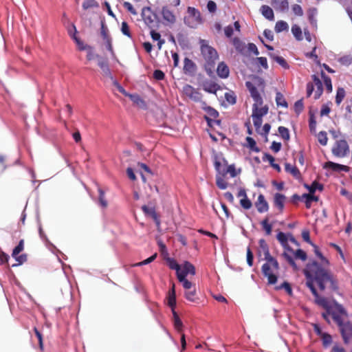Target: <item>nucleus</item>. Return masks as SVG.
<instances>
[{
	"instance_id": "nucleus-55",
	"label": "nucleus",
	"mask_w": 352,
	"mask_h": 352,
	"mask_svg": "<svg viewBox=\"0 0 352 352\" xmlns=\"http://www.w3.org/2000/svg\"><path fill=\"white\" fill-rule=\"evenodd\" d=\"M252 117L255 129L257 131H258L262 125L263 120L261 118L256 116V114H252Z\"/></svg>"
},
{
	"instance_id": "nucleus-62",
	"label": "nucleus",
	"mask_w": 352,
	"mask_h": 352,
	"mask_svg": "<svg viewBox=\"0 0 352 352\" xmlns=\"http://www.w3.org/2000/svg\"><path fill=\"white\" fill-rule=\"evenodd\" d=\"M153 78L157 80H164L165 78L164 73L160 69H156L153 72Z\"/></svg>"
},
{
	"instance_id": "nucleus-47",
	"label": "nucleus",
	"mask_w": 352,
	"mask_h": 352,
	"mask_svg": "<svg viewBox=\"0 0 352 352\" xmlns=\"http://www.w3.org/2000/svg\"><path fill=\"white\" fill-rule=\"evenodd\" d=\"M318 140L322 146H326L328 142L327 134L325 131H320L318 134Z\"/></svg>"
},
{
	"instance_id": "nucleus-8",
	"label": "nucleus",
	"mask_w": 352,
	"mask_h": 352,
	"mask_svg": "<svg viewBox=\"0 0 352 352\" xmlns=\"http://www.w3.org/2000/svg\"><path fill=\"white\" fill-rule=\"evenodd\" d=\"M332 153L337 157H344L349 153V146L344 139L336 140L332 149Z\"/></svg>"
},
{
	"instance_id": "nucleus-29",
	"label": "nucleus",
	"mask_w": 352,
	"mask_h": 352,
	"mask_svg": "<svg viewBox=\"0 0 352 352\" xmlns=\"http://www.w3.org/2000/svg\"><path fill=\"white\" fill-rule=\"evenodd\" d=\"M269 56L271 58H272L277 63H278L283 68L289 69V66L283 57L276 56L272 53H269Z\"/></svg>"
},
{
	"instance_id": "nucleus-25",
	"label": "nucleus",
	"mask_w": 352,
	"mask_h": 352,
	"mask_svg": "<svg viewBox=\"0 0 352 352\" xmlns=\"http://www.w3.org/2000/svg\"><path fill=\"white\" fill-rule=\"evenodd\" d=\"M232 43L238 52L242 54L245 53V44L239 38L234 37L232 39Z\"/></svg>"
},
{
	"instance_id": "nucleus-53",
	"label": "nucleus",
	"mask_w": 352,
	"mask_h": 352,
	"mask_svg": "<svg viewBox=\"0 0 352 352\" xmlns=\"http://www.w3.org/2000/svg\"><path fill=\"white\" fill-rule=\"evenodd\" d=\"M156 257H157V254L155 253L153 255H152L151 256H150L149 258L144 260L143 261L134 263L133 265H132V266L133 267H138V266H142V265H147V264L153 262L156 258Z\"/></svg>"
},
{
	"instance_id": "nucleus-36",
	"label": "nucleus",
	"mask_w": 352,
	"mask_h": 352,
	"mask_svg": "<svg viewBox=\"0 0 352 352\" xmlns=\"http://www.w3.org/2000/svg\"><path fill=\"white\" fill-rule=\"evenodd\" d=\"M173 318H174V326L175 328L179 331L181 332L182 330L183 324L182 320H180L179 316L177 312L173 310Z\"/></svg>"
},
{
	"instance_id": "nucleus-9",
	"label": "nucleus",
	"mask_w": 352,
	"mask_h": 352,
	"mask_svg": "<svg viewBox=\"0 0 352 352\" xmlns=\"http://www.w3.org/2000/svg\"><path fill=\"white\" fill-rule=\"evenodd\" d=\"M279 269V265L276 267L274 264L270 261H267L266 263L262 266V272L263 275L267 278L268 284L273 285L277 281V276L275 274V272H277Z\"/></svg>"
},
{
	"instance_id": "nucleus-49",
	"label": "nucleus",
	"mask_w": 352,
	"mask_h": 352,
	"mask_svg": "<svg viewBox=\"0 0 352 352\" xmlns=\"http://www.w3.org/2000/svg\"><path fill=\"white\" fill-rule=\"evenodd\" d=\"M151 36L154 41H158V47L161 48L162 45L164 43V40H161V35L159 32H155V30L151 31Z\"/></svg>"
},
{
	"instance_id": "nucleus-50",
	"label": "nucleus",
	"mask_w": 352,
	"mask_h": 352,
	"mask_svg": "<svg viewBox=\"0 0 352 352\" xmlns=\"http://www.w3.org/2000/svg\"><path fill=\"white\" fill-rule=\"evenodd\" d=\"M277 239L278 241L282 244L283 246L285 247V248L287 250V248L289 247L287 245V237L286 234L284 232H280L277 234Z\"/></svg>"
},
{
	"instance_id": "nucleus-30",
	"label": "nucleus",
	"mask_w": 352,
	"mask_h": 352,
	"mask_svg": "<svg viewBox=\"0 0 352 352\" xmlns=\"http://www.w3.org/2000/svg\"><path fill=\"white\" fill-rule=\"evenodd\" d=\"M98 66L102 69V74L104 76L107 77L111 76V72L109 67V65L107 60H104L103 59H100L98 60Z\"/></svg>"
},
{
	"instance_id": "nucleus-4",
	"label": "nucleus",
	"mask_w": 352,
	"mask_h": 352,
	"mask_svg": "<svg viewBox=\"0 0 352 352\" xmlns=\"http://www.w3.org/2000/svg\"><path fill=\"white\" fill-rule=\"evenodd\" d=\"M170 4L162 6L161 14L166 24L173 25L177 21V13L170 6L177 7L180 4V0H169Z\"/></svg>"
},
{
	"instance_id": "nucleus-64",
	"label": "nucleus",
	"mask_w": 352,
	"mask_h": 352,
	"mask_svg": "<svg viewBox=\"0 0 352 352\" xmlns=\"http://www.w3.org/2000/svg\"><path fill=\"white\" fill-rule=\"evenodd\" d=\"M292 11L297 16H301L303 15V10L301 6L298 4H294L292 6Z\"/></svg>"
},
{
	"instance_id": "nucleus-2",
	"label": "nucleus",
	"mask_w": 352,
	"mask_h": 352,
	"mask_svg": "<svg viewBox=\"0 0 352 352\" xmlns=\"http://www.w3.org/2000/svg\"><path fill=\"white\" fill-rule=\"evenodd\" d=\"M331 316L339 327L344 343H352V323L347 320L348 314L344 307L336 303L335 310L332 312Z\"/></svg>"
},
{
	"instance_id": "nucleus-7",
	"label": "nucleus",
	"mask_w": 352,
	"mask_h": 352,
	"mask_svg": "<svg viewBox=\"0 0 352 352\" xmlns=\"http://www.w3.org/2000/svg\"><path fill=\"white\" fill-rule=\"evenodd\" d=\"M187 12L188 16L184 17V23L186 25L190 28H195L196 25L201 22V18L199 11L193 8L188 7Z\"/></svg>"
},
{
	"instance_id": "nucleus-61",
	"label": "nucleus",
	"mask_w": 352,
	"mask_h": 352,
	"mask_svg": "<svg viewBox=\"0 0 352 352\" xmlns=\"http://www.w3.org/2000/svg\"><path fill=\"white\" fill-rule=\"evenodd\" d=\"M304 105L302 100H297L294 104V111L297 114H299L303 110Z\"/></svg>"
},
{
	"instance_id": "nucleus-52",
	"label": "nucleus",
	"mask_w": 352,
	"mask_h": 352,
	"mask_svg": "<svg viewBox=\"0 0 352 352\" xmlns=\"http://www.w3.org/2000/svg\"><path fill=\"white\" fill-rule=\"evenodd\" d=\"M284 289L288 295H292V289L290 284L288 282L285 281L280 285L276 287V289Z\"/></svg>"
},
{
	"instance_id": "nucleus-16",
	"label": "nucleus",
	"mask_w": 352,
	"mask_h": 352,
	"mask_svg": "<svg viewBox=\"0 0 352 352\" xmlns=\"http://www.w3.org/2000/svg\"><path fill=\"white\" fill-rule=\"evenodd\" d=\"M285 201L286 197L283 194L277 192L274 196V206L278 210L280 213H282L284 210Z\"/></svg>"
},
{
	"instance_id": "nucleus-27",
	"label": "nucleus",
	"mask_w": 352,
	"mask_h": 352,
	"mask_svg": "<svg viewBox=\"0 0 352 352\" xmlns=\"http://www.w3.org/2000/svg\"><path fill=\"white\" fill-rule=\"evenodd\" d=\"M223 164H221V162L219 160H215L214 162V168L218 172L219 176L225 177L227 175V173H225L226 171V167L228 166L227 164V162L226 160H223Z\"/></svg>"
},
{
	"instance_id": "nucleus-35",
	"label": "nucleus",
	"mask_w": 352,
	"mask_h": 352,
	"mask_svg": "<svg viewBox=\"0 0 352 352\" xmlns=\"http://www.w3.org/2000/svg\"><path fill=\"white\" fill-rule=\"evenodd\" d=\"M98 193H99V195H98V201H99V204L100 205L101 207L105 208L107 207L108 206V202L105 198V193H104V191L100 188H98Z\"/></svg>"
},
{
	"instance_id": "nucleus-58",
	"label": "nucleus",
	"mask_w": 352,
	"mask_h": 352,
	"mask_svg": "<svg viewBox=\"0 0 352 352\" xmlns=\"http://www.w3.org/2000/svg\"><path fill=\"white\" fill-rule=\"evenodd\" d=\"M98 3L95 0H86L82 3L84 10H87L91 8L97 7Z\"/></svg>"
},
{
	"instance_id": "nucleus-1",
	"label": "nucleus",
	"mask_w": 352,
	"mask_h": 352,
	"mask_svg": "<svg viewBox=\"0 0 352 352\" xmlns=\"http://www.w3.org/2000/svg\"><path fill=\"white\" fill-rule=\"evenodd\" d=\"M311 245L314 248L316 255L320 258V263L310 261L303 270L305 276L306 278H315L320 291L325 289L327 283H329L330 288L336 290L338 288V280L329 269V261L323 256L318 246L314 243Z\"/></svg>"
},
{
	"instance_id": "nucleus-15",
	"label": "nucleus",
	"mask_w": 352,
	"mask_h": 352,
	"mask_svg": "<svg viewBox=\"0 0 352 352\" xmlns=\"http://www.w3.org/2000/svg\"><path fill=\"white\" fill-rule=\"evenodd\" d=\"M101 36L102 37V39L104 40L105 44H106V47H107V49L109 51V52H113V47H112V44H111V38L110 36V35L109 34V30H108V28H107V26L103 23H102V25H101Z\"/></svg>"
},
{
	"instance_id": "nucleus-19",
	"label": "nucleus",
	"mask_w": 352,
	"mask_h": 352,
	"mask_svg": "<svg viewBox=\"0 0 352 352\" xmlns=\"http://www.w3.org/2000/svg\"><path fill=\"white\" fill-rule=\"evenodd\" d=\"M271 5L276 11L280 12H285L289 8L287 0H272Z\"/></svg>"
},
{
	"instance_id": "nucleus-51",
	"label": "nucleus",
	"mask_w": 352,
	"mask_h": 352,
	"mask_svg": "<svg viewBox=\"0 0 352 352\" xmlns=\"http://www.w3.org/2000/svg\"><path fill=\"white\" fill-rule=\"evenodd\" d=\"M225 99L230 104H234L236 102V96L233 91L226 92Z\"/></svg>"
},
{
	"instance_id": "nucleus-46",
	"label": "nucleus",
	"mask_w": 352,
	"mask_h": 352,
	"mask_svg": "<svg viewBox=\"0 0 352 352\" xmlns=\"http://www.w3.org/2000/svg\"><path fill=\"white\" fill-rule=\"evenodd\" d=\"M24 249V240L21 239L19 244L14 248L12 256L16 257L21 252H22Z\"/></svg>"
},
{
	"instance_id": "nucleus-23",
	"label": "nucleus",
	"mask_w": 352,
	"mask_h": 352,
	"mask_svg": "<svg viewBox=\"0 0 352 352\" xmlns=\"http://www.w3.org/2000/svg\"><path fill=\"white\" fill-rule=\"evenodd\" d=\"M285 170L296 179H300L301 178V173L296 166L291 165L289 163H285Z\"/></svg>"
},
{
	"instance_id": "nucleus-31",
	"label": "nucleus",
	"mask_w": 352,
	"mask_h": 352,
	"mask_svg": "<svg viewBox=\"0 0 352 352\" xmlns=\"http://www.w3.org/2000/svg\"><path fill=\"white\" fill-rule=\"evenodd\" d=\"M304 186L309 190L310 194H314L316 190H319L320 191L323 190V185L316 181L312 182L310 186L305 184Z\"/></svg>"
},
{
	"instance_id": "nucleus-42",
	"label": "nucleus",
	"mask_w": 352,
	"mask_h": 352,
	"mask_svg": "<svg viewBox=\"0 0 352 352\" xmlns=\"http://www.w3.org/2000/svg\"><path fill=\"white\" fill-rule=\"evenodd\" d=\"M183 268L188 272V274L194 276L196 273L195 266L188 261H185L182 265Z\"/></svg>"
},
{
	"instance_id": "nucleus-22",
	"label": "nucleus",
	"mask_w": 352,
	"mask_h": 352,
	"mask_svg": "<svg viewBox=\"0 0 352 352\" xmlns=\"http://www.w3.org/2000/svg\"><path fill=\"white\" fill-rule=\"evenodd\" d=\"M217 73L221 78H227L230 74L228 66L224 62L219 63L217 68Z\"/></svg>"
},
{
	"instance_id": "nucleus-20",
	"label": "nucleus",
	"mask_w": 352,
	"mask_h": 352,
	"mask_svg": "<svg viewBox=\"0 0 352 352\" xmlns=\"http://www.w3.org/2000/svg\"><path fill=\"white\" fill-rule=\"evenodd\" d=\"M313 81H314V85L316 87V89L314 93V99L317 100L318 99L323 92V87L322 83L320 78L315 74L312 75L311 76Z\"/></svg>"
},
{
	"instance_id": "nucleus-14",
	"label": "nucleus",
	"mask_w": 352,
	"mask_h": 352,
	"mask_svg": "<svg viewBox=\"0 0 352 352\" xmlns=\"http://www.w3.org/2000/svg\"><path fill=\"white\" fill-rule=\"evenodd\" d=\"M254 205L259 213L266 212L269 210V204L265 200L264 195L262 194L258 195L256 201L254 203Z\"/></svg>"
},
{
	"instance_id": "nucleus-38",
	"label": "nucleus",
	"mask_w": 352,
	"mask_h": 352,
	"mask_svg": "<svg viewBox=\"0 0 352 352\" xmlns=\"http://www.w3.org/2000/svg\"><path fill=\"white\" fill-rule=\"evenodd\" d=\"M307 14H308V19H309L310 23L312 25L316 26V16L317 14V9L316 8H310L307 11Z\"/></svg>"
},
{
	"instance_id": "nucleus-32",
	"label": "nucleus",
	"mask_w": 352,
	"mask_h": 352,
	"mask_svg": "<svg viewBox=\"0 0 352 352\" xmlns=\"http://www.w3.org/2000/svg\"><path fill=\"white\" fill-rule=\"evenodd\" d=\"M247 144L245 146L249 148L250 151L258 153L260 152V149L256 146V141L251 137L248 136L245 139Z\"/></svg>"
},
{
	"instance_id": "nucleus-43",
	"label": "nucleus",
	"mask_w": 352,
	"mask_h": 352,
	"mask_svg": "<svg viewBox=\"0 0 352 352\" xmlns=\"http://www.w3.org/2000/svg\"><path fill=\"white\" fill-rule=\"evenodd\" d=\"M263 229L265 230L267 235H270L272 233V226L268 222V218L264 219L261 223Z\"/></svg>"
},
{
	"instance_id": "nucleus-6",
	"label": "nucleus",
	"mask_w": 352,
	"mask_h": 352,
	"mask_svg": "<svg viewBox=\"0 0 352 352\" xmlns=\"http://www.w3.org/2000/svg\"><path fill=\"white\" fill-rule=\"evenodd\" d=\"M306 278V285L311 290L312 294L314 295L315 298V302L325 309H330L331 307L328 300L325 297L320 296L314 286V282H316V279L311 278Z\"/></svg>"
},
{
	"instance_id": "nucleus-12",
	"label": "nucleus",
	"mask_w": 352,
	"mask_h": 352,
	"mask_svg": "<svg viewBox=\"0 0 352 352\" xmlns=\"http://www.w3.org/2000/svg\"><path fill=\"white\" fill-rule=\"evenodd\" d=\"M258 243H259V247H260L261 250L263 252V254L265 256V259L266 260V261H270V262L274 264V265L276 267H278V261L273 256H272L270 255V253L269 251V248H268V245H267L266 241L264 239H261L259 240Z\"/></svg>"
},
{
	"instance_id": "nucleus-54",
	"label": "nucleus",
	"mask_w": 352,
	"mask_h": 352,
	"mask_svg": "<svg viewBox=\"0 0 352 352\" xmlns=\"http://www.w3.org/2000/svg\"><path fill=\"white\" fill-rule=\"evenodd\" d=\"M168 305L171 307L172 311L175 310V307L176 306V295H172L170 294H168L167 297Z\"/></svg>"
},
{
	"instance_id": "nucleus-44",
	"label": "nucleus",
	"mask_w": 352,
	"mask_h": 352,
	"mask_svg": "<svg viewBox=\"0 0 352 352\" xmlns=\"http://www.w3.org/2000/svg\"><path fill=\"white\" fill-rule=\"evenodd\" d=\"M276 102L278 106L287 107V102L285 100L283 95L280 92L276 93Z\"/></svg>"
},
{
	"instance_id": "nucleus-45",
	"label": "nucleus",
	"mask_w": 352,
	"mask_h": 352,
	"mask_svg": "<svg viewBox=\"0 0 352 352\" xmlns=\"http://www.w3.org/2000/svg\"><path fill=\"white\" fill-rule=\"evenodd\" d=\"M278 133H280V135L281 138L285 140H289L290 135H289V131L287 128L285 126H279L278 129Z\"/></svg>"
},
{
	"instance_id": "nucleus-5",
	"label": "nucleus",
	"mask_w": 352,
	"mask_h": 352,
	"mask_svg": "<svg viewBox=\"0 0 352 352\" xmlns=\"http://www.w3.org/2000/svg\"><path fill=\"white\" fill-rule=\"evenodd\" d=\"M292 254L294 255L295 258L300 259L302 261H305L307 260V256L306 252L302 250L298 249L294 252V250L290 247H288L287 248V252L285 251L283 253V256L286 259V261L289 263V265L292 266L294 270H298V267Z\"/></svg>"
},
{
	"instance_id": "nucleus-41",
	"label": "nucleus",
	"mask_w": 352,
	"mask_h": 352,
	"mask_svg": "<svg viewBox=\"0 0 352 352\" xmlns=\"http://www.w3.org/2000/svg\"><path fill=\"white\" fill-rule=\"evenodd\" d=\"M292 32L298 41H301L302 39V30L298 25H294L292 27Z\"/></svg>"
},
{
	"instance_id": "nucleus-28",
	"label": "nucleus",
	"mask_w": 352,
	"mask_h": 352,
	"mask_svg": "<svg viewBox=\"0 0 352 352\" xmlns=\"http://www.w3.org/2000/svg\"><path fill=\"white\" fill-rule=\"evenodd\" d=\"M262 14L268 20L272 21L274 19L273 10L268 6L263 5L261 8Z\"/></svg>"
},
{
	"instance_id": "nucleus-3",
	"label": "nucleus",
	"mask_w": 352,
	"mask_h": 352,
	"mask_svg": "<svg viewBox=\"0 0 352 352\" xmlns=\"http://www.w3.org/2000/svg\"><path fill=\"white\" fill-rule=\"evenodd\" d=\"M201 55L205 60V69L208 74L212 72L215 63L219 58L217 50L208 44L205 40L200 41Z\"/></svg>"
},
{
	"instance_id": "nucleus-57",
	"label": "nucleus",
	"mask_w": 352,
	"mask_h": 352,
	"mask_svg": "<svg viewBox=\"0 0 352 352\" xmlns=\"http://www.w3.org/2000/svg\"><path fill=\"white\" fill-rule=\"evenodd\" d=\"M321 338L322 340L323 345L324 346H329L332 342L331 336L329 335V333H322Z\"/></svg>"
},
{
	"instance_id": "nucleus-18",
	"label": "nucleus",
	"mask_w": 352,
	"mask_h": 352,
	"mask_svg": "<svg viewBox=\"0 0 352 352\" xmlns=\"http://www.w3.org/2000/svg\"><path fill=\"white\" fill-rule=\"evenodd\" d=\"M142 210L146 214L152 217L157 227L160 226V219L154 208H149L147 206L144 205L142 206Z\"/></svg>"
},
{
	"instance_id": "nucleus-21",
	"label": "nucleus",
	"mask_w": 352,
	"mask_h": 352,
	"mask_svg": "<svg viewBox=\"0 0 352 352\" xmlns=\"http://www.w3.org/2000/svg\"><path fill=\"white\" fill-rule=\"evenodd\" d=\"M203 89L208 93L216 94L220 89V86L214 81L208 80L203 83Z\"/></svg>"
},
{
	"instance_id": "nucleus-39",
	"label": "nucleus",
	"mask_w": 352,
	"mask_h": 352,
	"mask_svg": "<svg viewBox=\"0 0 352 352\" xmlns=\"http://www.w3.org/2000/svg\"><path fill=\"white\" fill-rule=\"evenodd\" d=\"M223 177H224L219 175H217L216 177V184L218 188L221 190L226 189L228 186V182L223 179Z\"/></svg>"
},
{
	"instance_id": "nucleus-24",
	"label": "nucleus",
	"mask_w": 352,
	"mask_h": 352,
	"mask_svg": "<svg viewBox=\"0 0 352 352\" xmlns=\"http://www.w3.org/2000/svg\"><path fill=\"white\" fill-rule=\"evenodd\" d=\"M196 70V65L188 58L184 60V72L185 74H193Z\"/></svg>"
},
{
	"instance_id": "nucleus-60",
	"label": "nucleus",
	"mask_w": 352,
	"mask_h": 352,
	"mask_svg": "<svg viewBox=\"0 0 352 352\" xmlns=\"http://www.w3.org/2000/svg\"><path fill=\"white\" fill-rule=\"evenodd\" d=\"M121 31L123 34L127 36L129 38H131V34L129 30V27L126 22L123 21L122 23Z\"/></svg>"
},
{
	"instance_id": "nucleus-13",
	"label": "nucleus",
	"mask_w": 352,
	"mask_h": 352,
	"mask_svg": "<svg viewBox=\"0 0 352 352\" xmlns=\"http://www.w3.org/2000/svg\"><path fill=\"white\" fill-rule=\"evenodd\" d=\"M245 85L250 93L251 97L254 101V104H258L259 105H262L263 100L257 88L250 82H247Z\"/></svg>"
},
{
	"instance_id": "nucleus-17",
	"label": "nucleus",
	"mask_w": 352,
	"mask_h": 352,
	"mask_svg": "<svg viewBox=\"0 0 352 352\" xmlns=\"http://www.w3.org/2000/svg\"><path fill=\"white\" fill-rule=\"evenodd\" d=\"M72 30H74V33H72V30H68V33L70 36L74 40L78 47L80 50H85L87 49H91V47L89 45H86L83 43V42L76 36L77 30L76 26L73 24L72 26Z\"/></svg>"
},
{
	"instance_id": "nucleus-37",
	"label": "nucleus",
	"mask_w": 352,
	"mask_h": 352,
	"mask_svg": "<svg viewBox=\"0 0 352 352\" xmlns=\"http://www.w3.org/2000/svg\"><path fill=\"white\" fill-rule=\"evenodd\" d=\"M345 97V90L342 87H339L337 89L336 96V103L337 105H340Z\"/></svg>"
},
{
	"instance_id": "nucleus-34",
	"label": "nucleus",
	"mask_w": 352,
	"mask_h": 352,
	"mask_svg": "<svg viewBox=\"0 0 352 352\" xmlns=\"http://www.w3.org/2000/svg\"><path fill=\"white\" fill-rule=\"evenodd\" d=\"M289 29L288 24L284 21H278L275 25L274 30L276 33L281 32L283 31H287Z\"/></svg>"
},
{
	"instance_id": "nucleus-26",
	"label": "nucleus",
	"mask_w": 352,
	"mask_h": 352,
	"mask_svg": "<svg viewBox=\"0 0 352 352\" xmlns=\"http://www.w3.org/2000/svg\"><path fill=\"white\" fill-rule=\"evenodd\" d=\"M261 105L258 104H254L252 106V114H256V116L262 118L263 116L266 115L268 112V107L264 106L259 107Z\"/></svg>"
},
{
	"instance_id": "nucleus-56",
	"label": "nucleus",
	"mask_w": 352,
	"mask_h": 352,
	"mask_svg": "<svg viewBox=\"0 0 352 352\" xmlns=\"http://www.w3.org/2000/svg\"><path fill=\"white\" fill-rule=\"evenodd\" d=\"M240 204L245 210H249L252 206V201L248 197L242 198L240 200Z\"/></svg>"
},
{
	"instance_id": "nucleus-48",
	"label": "nucleus",
	"mask_w": 352,
	"mask_h": 352,
	"mask_svg": "<svg viewBox=\"0 0 352 352\" xmlns=\"http://www.w3.org/2000/svg\"><path fill=\"white\" fill-rule=\"evenodd\" d=\"M196 289L194 288L192 291L186 290L184 294L185 298L190 302H196Z\"/></svg>"
},
{
	"instance_id": "nucleus-10",
	"label": "nucleus",
	"mask_w": 352,
	"mask_h": 352,
	"mask_svg": "<svg viewBox=\"0 0 352 352\" xmlns=\"http://www.w3.org/2000/svg\"><path fill=\"white\" fill-rule=\"evenodd\" d=\"M142 17L144 23L150 28H153L156 19V14L149 7H145L142 11Z\"/></svg>"
},
{
	"instance_id": "nucleus-11",
	"label": "nucleus",
	"mask_w": 352,
	"mask_h": 352,
	"mask_svg": "<svg viewBox=\"0 0 352 352\" xmlns=\"http://www.w3.org/2000/svg\"><path fill=\"white\" fill-rule=\"evenodd\" d=\"M184 94L195 102L201 100V94L190 85H186L183 87Z\"/></svg>"
},
{
	"instance_id": "nucleus-59",
	"label": "nucleus",
	"mask_w": 352,
	"mask_h": 352,
	"mask_svg": "<svg viewBox=\"0 0 352 352\" xmlns=\"http://www.w3.org/2000/svg\"><path fill=\"white\" fill-rule=\"evenodd\" d=\"M179 282L182 283L183 287L186 290H189L192 288V283L190 281H189L188 280H187L186 278H184L183 276L179 278Z\"/></svg>"
},
{
	"instance_id": "nucleus-63",
	"label": "nucleus",
	"mask_w": 352,
	"mask_h": 352,
	"mask_svg": "<svg viewBox=\"0 0 352 352\" xmlns=\"http://www.w3.org/2000/svg\"><path fill=\"white\" fill-rule=\"evenodd\" d=\"M123 6L125 9H126L131 14H133V15H136L137 14V12L136 10H135V8H133V5L129 3V2H127V1H125L123 3Z\"/></svg>"
},
{
	"instance_id": "nucleus-40",
	"label": "nucleus",
	"mask_w": 352,
	"mask_h": 352,
	"mask_svg": "<svg viewBox=\"0 0 352 352\" xmlns=\"http://www.w3.org/2000/svg\"><path fill=\"white\" fill-rule=\"evenodd\" d=\"M322 78H323L324 85L328 92L332 91V84L330 77L327 76L323 72L321 73Z\"/></svg>"
},
{
	"instance_id": "nucleus-33",
	"label": "nucleus",
	"mask_w": 352,
	"mask_h": 352,
	"mask_svg": "<svg viewBox=\"0 0 352 352\" xmlns=\"http://www.w3.org/2000/svg\"><path fill=\"white\" fill-rule=\"evenodd\" d=\"M302 198L305 199V206L307 208H310L311 206V202L318 201V197L314 195L313 194H303Z\"/></svg>"
}]
</instances>
